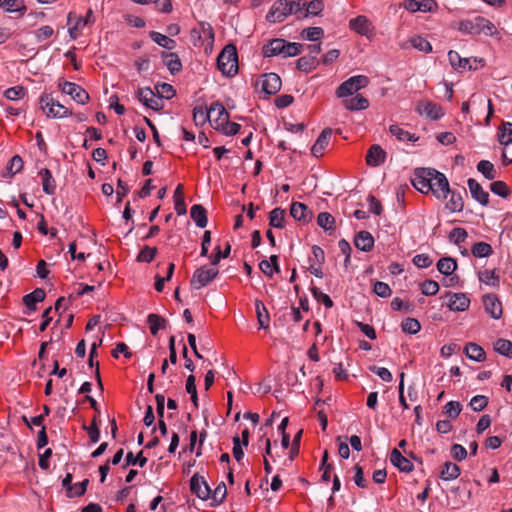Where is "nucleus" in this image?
Wrapping results in <instances>:
<instances>
[{
    "instance_id": "obj_1",
    "label": "nucleus",
    "mask_w": 512,
    "mask_h": 512,
    "mask_svg": "<svg viewBox=\"0 0 512 512\" xmlns=\"http://www.w3.org/2000/svg\"><path fill=\"white\" fill-rule=\"evenodd\" d=\"M217 67L225 76H233L238 71V55L236 47L226 45L217 57Z\"/></svg>"
},
{
    "instance_id": "obj_2",
    "label": "nucleus",
    "mask_w": 512,
    "mask_h": 512,
    "mask_svg": "<svg viewBox=\"0 0 512 512\" xmlns=\"http://www.w3.org/2000/svg\"><path fill=\"white\" fill-rule=\"evenodd\" d=\"M40 109L49 118H65L71 115L69 107L61 104L50 94H43L39 98Z\"/></svg>"
},
{
    "instance_id": "obj_3",
    "label": "nucleus",
    "mask_w": 512,
    "mask_h": 512,
    "mask_svg": "<svg viewBox=\"0 0 512 512\" xmlns=\"http://www.w3.org/2000/svg\"><path fill=\"white\" fill-rule=\"evenodd\" d=\"M436 173L435 169L432 168H418L414 172V176L412 178V185L419 192L423 194H428L431 187V182L435 180Z\"/></svg>"
},
{
    "instance_id": "obj_4",
    "label": "nucleus",
    "mask_w": 512,
    "mask_h": 512,
    "mask_svg": "<svg viewBox=\"0 0 512 512\" xmlns=\"http://www.w3.org/2000/svg\"><path fill=\"white\" fill-rule=\"evenodd\" d=\"M218 274L219 270L216 267L202 266L193 273L190 281L191 287L199 290L212 282Z\"/></svg>"
},
{
    "instance_id": "obj_5",
    "label": "nucleus",
    "mask_w": 512,
    "mask_h": 512,
    "mask_svg": "<svg viewBox=\"0 0 512 512\" xmlns=\"http://www.w3.org/2000/svg\"><path fill=\"white\" fill-rule=\"evenodd\" d=\"M190 37L193 45L202 47L204 44H212L214 41V31L211 24L200 22L197 27L190 31Z\"/></svg>"
},
{
    "instance_id": "obj_6",
    "label": "nucleus",
    "mask_w": 512,
    "mask_h": 512,
    "mask_svg": "<svg viewBox=\"0 0 512 512\" xmlns=\"http://www.w3.org/2000/svg\"><path fill=\"white\" fill-rule=\"evenodd\" d=\"M369 79L364 75L352 76L344 81L336 90L339 98L347 97L368 85Z\"/></svg>"
},
{
    "instance_id": "obj_7",
    "label": "nucleus",
    "mask_w": 512,
    "mask_h": 512,
    "mask_svg": "<svg viewBox=\"0 0 512 512\" xmlns=\"http://www.w3.org/2000/svg\"><path fill=\"white\" fill-rule=\"evenodd\" d=\"M290 15V0H277L271 6L266 19L271 23H281Z\"/></svg>"
},
{
    "instance_id": "obj_8",
    "label": "nucleus",
    "mask_w": 512,
    "mask_h": 512,
    "mask_svg": "<svg viewBox=\"0 0 512 512\" xmlns=\"http://www.w3.org/2000/svg\"><path fill=\"white\" fill-rule=\"evenodd\" d=\"M138 100L146 107L159 111L163 108V100L156 95L153 90L149 87L140 88L137 92Z\"/></svg>"
},
{
    "instance_id": "obj_9",
    "label": "nucleus",
    "mask_w": 512,
    "mask_h": 512,
    "mask_svg": "<svg viewBox=\"0 0 512 512\" xmlns=\"http://www.w3.org/2000/svg\"><path fill=\"white\" fill-rule=\"evenodd\" d=\"M498 139L501 145L504 146V151L502 153L503 163L508 165L512 163V155L508 156V149L512 146V123L505 122L502 124L500 132L498 134Z\"/></svg>"
},
{
    "instance_id": "obj_10",
    "label": "nucleus",
    "mask_w": 512,
    "mask_h": 512,
    "mask_svg": "<svg viewBox=\"0 0 512 512\" xmlns=\"http://www.w3.org/2000/svg\"><path fill=\"white\" fill-rule=\"evenodd\" d=\"M349 28L362 36H366L369 39L375 35L374 26L372 25L371 21L364 15H359L355 18H352L349 21Z\"/></svg>"
},
{
    "instance_id": "obj_11",
    "label": "nucleus",
    "mask_w": 512,
    "mask_h": 512,
    "mask_svg": "<svg viewBox=\"0 0 512 512\" xmlns=\"http://www.w3.org/2000/svg\"><path fill=\"white\" fill-rule=\"evenodd\" d=\"M59 88L79 104H85L89 99L88 93L76 83L64 81L59 83Z\"/></svg>"
},
{
    "instance_id": "obj_12",
    "label": "nucleus",
    "mask_w": 512,
    "mask_h": 512,
    "mask_svg": "<svg viewBox=\"0 0 512 512\" xmlns=\"http://www.w3.org/2000/svg\"><path fill=\"white\" fill-rule=\"evenodd\" d=\"M210 123L213 126L214 129H218L223 124H225V121L229 120V113L225 109V107L218 101L213 102L210 107Z\"/></svg>"
},
{
    "instance_id": "obj_13",
    "label": "nucleus",
    "mask_w": 512,
    "mask_h": 512,
    "mask_svg": "<svg viewBox=\"0 0 512 512\" xmlns=\"http://www.w3.org/2000/svg\"><path fill=\"white\" fill-rule=\"evenodd\" d=\"M435 173V180L431 182L432 189L430 192L438 199H445L450 192L449 182L443 173L437 170H435Z\"/></svg>"
},
{
    "instance_id": "obj_14",
    "label": "nucleus",
    "mask_w": 512,
    "mask_h": 512,
    "mask_svg": "<svg viewBox=\"0 0 512 512\" xmlns=\"http://www.w3.org/2000/svg\"><path fill=\"white\" fill-rule=\"evenodd\" d=\"M190 489L198 498L207 500L210 498L211 489L205 479L195 474L190 479Z\"/></svg>"
},
{
    "instance_id": "obj_15",
    "label": "nucleus",
    "mask_w": 512,
    "mask_h": 512,
    "mask_svg": "<svg viewBox=\"0 0 512 512\" xmlns=\"http://www.w3.org/2000/svg\"><path fill=\"white\" fill-rule=\"evenodd\" d=\"M87 25V20L82 16L70 12L67 17L68 32L72 39H77Z\"/></svg>"
},
{
    "instance_id": "obj_16",
    "label": "nucleus",
    "mask_w": 512,
    "mask_h": 512,
    "mask_svg": "<svg viewBox=\"0 0 512 512\" xmlns=\"http://www.w3.org/2000/svg\"><path fill=\"white\" fill-rule=\"evenodd\" d=\"M404 7L410 12H434L438 5L435 0H406Z\"/></svg>"
},
{
    "instance_id": "obj_17",
    "label": "nucleus",
    "mask_w": 512,
    "mask_h": 512,
    "mask_svg": "<svg viewBox=\"0 0 512 512\" xmlns=\"http://www.w3.org/2000/svg\"><path fill=\"white\" fill-rule=\"evenodd\" d=\"M485 311L494 319L502 316V303L495 294H487L483 297Z\"/></svg>"
},
{
    "instance_id": "obj_18",
    "label": "nucleus",
    "mask_w": 512,
    "mask_h": 512,
    "mask_svg": "<svg viewBox=\"0 0 512 512\" xmlns=\"http://www.w3.org/2000/svg\"><path fill=\"white\" fill-rule=\"evenodd\" d=\"M467 185L471 194V197L482 206L489 204V193L483 189V187L473 178L467 180Z\"/></svg>"
},
{
    "instance_id": "obj_19",
    "label": "nucleus",
    "mask_w": 512,
    "mask_h": 512,
    "mask_svg": "<svg viewBox=\"0 0 512 512\" xmlns=\"http://www.w3.org/2000/svg\"><path fill=\"white\" fill-rule=\"evenodd\" d=\"M417 111L420 114H425L428 118L432 120H437L444 115L442 107L431 101H423L418 103Z\"/></svg>"
},
{
    "instance_id": "obj_20",
    "label": "nucleus",
    "mask_w": 512,
    "mask_h": 512,
    "mask_svg": "<svg viewBox=\"0 0 512 512\" xmlns=\"http://www.w3.org/2000/svg\"><path fill=\"white\" fill-rule=\"evenodd\" d=\"M281 78L276 73L263 75L262 90L267 95H274L281 89Z\"/></svg>"
},
{
    "instance_id": "obj_21",
    "label": "nucleus",
    "mask_w": 512,
    "mask_h": 512,
    "mask_svg": "<svg viewBox=\"0 0 512 512\" xmlns=\"http://www.w3.org/2000/svg\"><path fill=\"white\" fill-rule=\"evenodd\" d=\"M386 152L378 144L372 145L366 155V163L368 166L377 167L385 162Z\"/></svg>"
},
{
    "instance_id": "obj_22",
    "label": "nucleus",
    "mask_w": 512,
    "mask_h": 512,
    "mask_svg": "<svg viewBox=\"0 0 512 512\" xmlns=\"http://www.w3.org/2000/svg\"><path fill=\"white\" fill-rule=\"evenodd\" d=\"M390 461L401 472L409 473V472L413 471V469H414L413 463L409 459L404 457L401 454V452L396 448H394L391 451Z\"/></svg>"
},
{
    "instance_id": "obj_23",
    "label": "nucleus",
    "mask_w": 512,
    "mask_h": 512,
    "mask_svg": "<svg viewBox=\"0 0 512 512\" xmlns=\"http://www.w3.org/2000/svg\"><path fill=\"white\" fill-rule=\"evenodd\" d=\"M332 135V129L326 128L318 136L316 142L311 148V152L314 156L320 157L323 155L324 150L329 144L330 137Z\"/></svg>"
},
{
    "instance_id": "obj_24",
    "label": "nucleus",
    "mask_w": 512,
    "mask_h": 512,
    "mask_svg": "<svg viewBox=\"0 0 512 512\" xmlns=\"http://www.w3.org/2000/svg\"><path fill=\"white\" fill-rule=\"evenodd\" d=\"M284 48L285 40L281 38H275L263 46V55L265 57H272L277 55L283 56Z\"/></svg>"
},
{
    "instance_id": "obj_25",
    "label": "nucleus",
    "mask_w": 512,
    "mask_h": 512,
    "mask_svg": "<svg viewBox=\"0 0 512 512\" xmlns=\"http://www.w3.org/2000/svg\"><path fill=\"white\" fill-rule=\"evenodd\" d=\"M354 244L357 249L369 252L374 246V238L368 231H360L354 239Z\"/></svg>"
},
{
    "instance_id": "obj_26",
    "label": "nucleus",
    "mask_w": 512,
    "mask_h": 512,
    "mask_svg": "<svg viewBox=\"0 0 512 512\" xmlns=\"http://www.w3.org/2000/svg\"><path fill=\"white\" fill-rule=\"evenodd\" d=\"M470 299L464 293H454L451 295L448 307L452 311H465L469 308Z\"/></svg>"
},
{
    "instance_id": "obj_27",
    "label": "nucleus",
    "mask_w": 512,
    "mask_h": 512,
    "mask_svg": "<svg viewBox=\"0 0 512 512\" xmlns=\"http://www.w3.org/2000/svg\"><path fill=\"white\" fill-rule=\"evenodd\" d=\"M481 16H477L472 20H463L459 23L458 29L462 33L469 35H479L481 27Z\"/></svg>"
},
{
    "instance_id": "obj_28",
    "label": "nucleus",
    "mask_w": 512,
    "mask_h": 512,
    "mask_svg": "<svg viewBox=\"0 0 512 512\" xmlns=\"http://www.w3.org/2000/svg\"><path fill=\"white\" fill-rule=\"evenodd\" d=\"M464 352L466 356L476 362H483L486 359V353L484 349L476 343H467Z\"/></svg>"
},
{
    "instance_id": "obj_29",
    "label": "nucleus",
    "mask_w": 512,
    "mask_h": 512,
    "mask_svg": "<svg viewBox=\"0 0 512 512\" xmlns=\"http://www.w3.org/2000/svg\"><path fill=\"white\" fill-rule=\"evenodd\" d=\"M190 216L198 227L205 228L207 226V211L202 205H193L190 210Z\"/></svg>"
},
{
    "instance_id": "obj_30",
    "label": "nucleus",
    "mask_w": 512,
    "mask_h": 512,
    "mask_svg": "<svg viewBox=\"0 0 512 512\" xmlns=\"http://www.w3.org/2000/svg\"><path fill=\"white\" fill-rule=\"evenodd\" d=\"M255 310L259 328L267 329L269 327L270 316L266 306L261 300L255 301Z\"/></svg>"
},
{
    "instance_id": "obj_31",
    "label": "nucleus",
    "mask_w": 512,
    "mask_h": 512,
    "mask_svg": "<svg viewBox=\"0 0 512 512\" xmlns=\"http://www.w3.org/2000/svg\"><path fill=\"white\" fill-rule=\"evenodd\" d=\"M448 59L451 64V66L455 69H462V70H471L473 69L472 65L470 64L469 58H462L458 52L456 51H449L448 52Z\"/></svg>"
},
{
    "instance_id": "obj_32",
    "label": "nucleus",
    "mask_w": 512,
    "mask_h": 512,
    "mask_svg": "<svg viewBox=\"0 0 512 512\" xmlns=\"http://www.w3.org/2000/svg\"><path fill=\"white\" fill-rule=\"evenodd\" d=\"M460 475V468L457 464L447 461L443 464L440 471V478L444 481H451L458 478Z\"/></svg>"
},
{
    "instance_id": "obj_33",
    "label": "nucleus",
    "mask_w": 512,
    "mask_h": 512,
    "mask_svg": "<svg viewBox=\"0 0 512 512\" xmlns=\"http://www.w3.org/2000/svg\"><path fill=\"white\" fill-rule=\"evenodd\" d=\"M344 106L351 111L365 110L369 107V101L361 94H357L355 97L346 99L343 101Z\"/></svg>"
},
{
    "instance_id": "obj_34",
    "label": "nucleus",
    "mask_w": 512,
    "mask_h": 512,
    "mask_svg": "<svg viewBox=\"0 0 512 512\" xmlns=\"http://www.w3.org/2000/svg\"><path fill=\"white\" fill-rule=\"evenodd\" d=\"M449 194L450 198L446 203V209L451 213L461 212L464 208V201L461 193L455 190H450Z\"/></svg>"
},
{
    "instance_id": "obj_35",
    "label": "nucleus",
    "mask_w": 512,
    "mask_h": 512,
    "mask_svg": "<svg viewBox=\"0 0 512 512\" xmlns=\"http://www.w3.org/2000/svg\"><path fill=\"white\" fill-rule=\"evenodd\" d=\"M45 291L41 288L35 289L33 292L23 297V302L27 308L36 310V304L45 299Z\"/></svg>"
},
{
    "instance_id": "obj_36",
    "label": "nucleus",
    "mask_w": 512,
    "mask_h": 512,
    "mask_svg": "<svg viewBox=\"0 0 512 512\" xmlns=\"http://www.w3.org/2000/svg\"><path fill=\"white\" fill-rule=\"evenodd\" d=\"M390 133L396 137L399 141L402 142H416L419 140V137L416 136L413 133H410L409 131L404 130L402 127H400L397 124H393L389 127Z\"/></svg>"
},
{
    "instance_id": "obj_37",
    "label": "nucleus",
    "mask_w": 512,
    "mask_h": 512,
    "mask_svg": "<svg viewBox=\"0 0 512 512\" xmlns=\"http://www.w3.org/2000/svg\"><path fill=\"white\" fill-rule=\"evenodd\" d=\"M39 176L42 180L43 191L46 194L52 195L56 190V183L52 177L50 170L44 168L39 171Z\"/></svg>"
},
{
    "instance_id": "obj_38",
    "label": "nucleus",
    "mask_w": 512,
    "mask_h": 512,
    "mask_svg": "<svg viewBox=\"0 0 512 512\" xmlns=\"http://www.w3.org/2000/svg\"><path fill=\"white\" fill-rule=\"evenodd\" d=\"M174 208L178 215H185L187 212L186 203L183 194V185L178 184L174 191Z\"/></svg>"
},
{
    "instance_id": "obj_39",
    "label": "nucleus",
    "mask_w": 512,
    "mask_h": 512,
    "mask_svg": "<svg viewBox=\"0 0 512 512\" xmlns=\"http://www.w3.org/2000/svg\"><path fill=\"white\" fill-rule=\"evenodd\" d=\"M438 271L446 276H451L457 269V262L451 257H443L437 262Z\"/></svg>"
},
{
    "instance_id": "obj_40",
    "label": "nucleus",
    "mask_w": 512,
    "mask_h": 512,
    "mask_svg": "<svg viewBox=\"0 0 512 512\" xmlns=\"http://www.w3.org/2000/svg\"><path fill=\"white\" fill-rule=\"evenodd\" d=\"M163 62L172 74L179 72L182 68L181 61L176 53L164 52L162 54Z\"/></svg>"
},
{
    "instance_id": "obj_41",
    "label": "nucleus",
    "mask_w": 512,
    "mask_h": 512,
    "mask_svg": "<svg viewBox=\"0 0 512 512\" xmlns=\"http://www.w3.org/2000/svg\"><path fill=\"white\" fill-rule=\"evenodd\" d=\"M23 168V160L20 156H13L7 164L6 169L4 170L2 176L4 178H11L16 173L20 172Z\"/></svg>"
},
{
    "instance_id": "obj_42",
    "label": "nucleus",
    "mask_w": 512,
    "mask_h": 512,
    "mask_svg": "<svg viewBox=\"0 0 512 512\" xmlns=\"http://www.w3.org/2000/svg\"><path fill=\"white\" fill-rule=\"evenodd\" d=\"M308 207L301 202H294L290 207V215L297 221H308Z\"/></svg>"
},
{
    "instance_id": "obj_43",
    "label": "nucleus",
    "mask_w": 512,
    "mask_h": 512,
    "mask_svg": "<svg viewBox=\"0 0 512 512\" xmlns=\"http://www.w3.org/2000/svg\"><path fill=\"white\" fill-rule=\"evenodd\" d=\"M269 224L274 228L282 229L285 226V210L277 207L269 213Z\"/></svg>"
},
{
    "instance_id": "obj_44",
    "label": "nucleus",
    "mask_w": 512,
    "mask_h": 512,
    "mask_svg": "<svg viewBox=\"0 0 512 512\" xmlns=\"http://www.w3.org/2000/svg\"><path fill=\"white\" fill-rule=\"evenodd\" d=\"M471 253L474 257L484 258L493 254L492 246L487 242H477L471 248Z\"/></svg>"
},
{
    "instance_id": "obj_45",
    "label": "nucleus",
    "mask_w": 512,
    "mask_h": 512,
    "mask_svg": "<svg viewBox=\"0 0 512 512\" xmlns=\"http://www.w3.org/2000/svg\"><path fill=\"white\" fill-rule=\"evenodd\" d=\"M149 35H150V38L155 43H157L159 46H161L163 48H166L168 50H172L176 46L175 40L169 38L168 36H166L164 34H161V33L156 32V31H151Z\"/></svg>"
},
{
    "instance_id": "obj_46",
    "label": "nucleus",
    "mask_w": 512,
    "mask_h": 512,
    "mask_svg": "<svg viewBox=\"0 0 512 512\" xmlns=\"http://www.w3.org/2000/svg\"><path fill=\"white\" fill-rule=\"evenodd\" d=\"M319 61L313 58V55H305L297 60V68L303 72H311L314 70Z\"/></svg>"
},
{
    "instance_id": "obj_47",
    "label": "nucleus",
    "mask_w": 512,
    "mask_h": 512,
    "mask_svg": "<svg viewBox=\"0 0 512 512\" xmlns=\"http://www.w3.org/2000/svg\"><path fill=\"white\" fill-rule=\"evenodd\" d=\"M477 170L488 180H493L497 177L494 165L488 160H481L477 164Z\"/></svg>"
},
{
    "instance_id": "obj_48",
    "label": "nucleus",
    "mask_w": 512,
    "mask_h": 512,
    "mask_svg": "<svg viewBox=\"0 0 512 512\" xmlns=\"http://www.w3.org/2000/svg\"><path fill=\"white\" fill-rule=\"evenodd\" d=\"M317 224L325 231L335 230V218L328 212H321L318 214Z\"/></svg>"
},
{
    "instance_id": "obj_49",
    "label": "nucleus",
    "mask_w": 512,
    "mask_h": 512,
    "mask_svg": "<svg viewBox=\"0 0 512 512\" xmlns=\"http://www.w3.org/2000/svg\"><path fill=\"white\" fill-rule=\"evenodd\" d=\"M193 121L196 126H203L207 121H210L209 108L205 109L202 106H196L193 109Z\"/></svg>"
},
{
    "instance_id": "obj_50",
    "label": "nucleus",
    "mask_w": 512,
    "mask_h": 512,
    "mask_svg": "<svg viewBox=\"0 0 512 512\" xmlns=\"http://www.w3.org/2000/svg\"><path fill=\"white\" fill-rule=\"evenodd\" d=\"M479 280L489 286H498L499 276L495 269H485L478 274Z\"/></svg>"
},
{
    "instance_id": "obj_51",
    "label": "nucleus",
    "mask_w": 512,
    "mask_h": 512,
    "mask_svg": "<svg viewBox=\"0 0 512 512\" xmlns=\"http://www.w3.org/2000/svg\"><path fill=\"white\" fill-rule=\"evenodd\" d=\"M147 321L150 326V332L154 336L157 335V333L160 329L165 328V324H166L165 319L157 314H154V313L149 314L147 317Z\"/></svg>"
},
{
    "instance_id": "obj_52",
    "label": "nucleus",
    "mask_w": 512,
    "mask_h": 512,
    "mask_svg": "<svg viewBox=\"0 0 512 512\" xmlns=\"http://www.w3.org/2000/svg\"><path fill=\"white\" fill-rule=\"evenodd\" d=\"M494 350L508 358H512V342L507 339H498L494 343Z\"/></svg>"
},
{
    "instance_id": "obj_53",
    "label": "nucleus",
    "mask_w": 512,
    "mask_h": 512,
    "mask_svg": "<svg viewBox=\"0 0 512 512\" xmlns=\"http://www.w3.org/2000/svg\"><path fill=\"white\" fill-rule=\"evenodd\" d=\"M226 495H227V488H226L225 483L222 481L217 485V487L214 489V491L211 492V494H210V497L213 500L212 505L216 506V505L221 504L224 501V499L226 498Z\"/></svg>"
},
{
    "instance_id": "obj_54",
    "label": "nucleus",
    "mask_w": 512,
    "mask_h": 512,
    "mask_svg": "<svg viewBox=\"0 0 512 512\" xmlns=\"http://www.w3.org/2000/svg\"><path fill=\"white\" fill-rule=\"evenodd\" d=\"M147 463V458L143 455V452L140 451L137 456H134L132 452H128L125 458V463L123 468H127L130 465H139L140 467H144Z\"/></svg>"
},
{
    "instance_id": "obj_55",
    "label": "nucleus",
    "mask_w": 512,
    "mask_h": 512,
    "mask_svg": "<svg viewBox=\"0 0 512 512\" xmlns=\"http://www.w3.org/2000/svg\"><path fill=\"white\" fill-rule=\"evenodd\" d=\"M324 9V4L322 0H312L308 3H305V18L308 16H318Z\"/></svg>"
},
{
    "instance_id": "obj_56",
    "label": "nucleus",
    "mask_w": 512,
    "mask_h": 512,
    "mask_svg": "<svg viewBox=\"0 0 512 512\" xmlns=\"http://www.w3.org/2000/svg\"><path fill=\"white\" fill-rule=\"evenodd\" d=\"M401 328L404 333L416 334L420 331L421 324L417 319L408 317L402 321Z\"/></svg>"
},
{
    "instance_id": "obj_57",
    "label": "nucleus",
    "mask_w": 512,
    "mask_h": 512,
    "mask_svg": "<svg viewBox=\"0 0 512 512\" xmlns=\"http://www.w3.org/2000/svg\"><path fill=\"white\" fill-rule=\"evenodd\" d=\"M96 141V129L94 127L88 128L86 131V137L83 141V146L86 149H91V157L96 159V148L93 147V143Z\"/></svg>"
},
{
    "instance_id": "obj_58",
    "label": "nucleus",
    "mask_w": 512,
    "mask_h": 512,
    "mask_svg": "<svg viewBox=\"0 0 512 512\" xmlns=\"http://www.w3.org/2000/svg\"><path fill=\"white\" fill-rule=\"evenodd\" d=\"M26 93H27V91L24 87L17 85V86L10 87V88L6 89L4 92V96L8 100L17 101V100L23 99L24 96L26 95Z\"/></svg>"
},
{
    "instance_id": "obj_59",
    "label": "nucleus",
    "mask_w": 512,
    "mask_h": 512,
    "mask_svg": "<svg viewBox=\"0 0 512 512\" xmlns=\"http://www.w3.org/2000/svg\"><path fill=\"white\" fill-rule=\"evenodd\" d=\"M324 36V30L321 27H309L301 32V37L309 41H317Z\"/></svg>"
},
{
    "instance_id": "obj_60",
    "label": "nucleus",
    "mask_w": 512,
    "mask_h": 512,
    "mask_svg": "<svg viewBox=\"0 0 512 512\" xmlns=\"http://www.w3.org/2000/svg\"><path fill=\"white\" fill-rule=\"evenodd\" d=\"M87 484H88L87 479H84L83 481L72 484V486H69L68 491L66 492L67 497L73 498V497L82 496L86 491Z\"/></svg>"
},
{
    "instance_id": "obj_61",
    "label": "nucleus",
    "mask_w": 512,
    "mask_h": 512,
    "mask_svg": "<svg viewBox=\"0 0 512 512\" xmlns=\"http://www.w3.org/2000/svg\"><path fill=\"white\" fill-rule=\"evenodd\" d=\"M4 9L6 12H20L23 15L27 8L23 0H5Z\"/></svg>"
},
{
    "instance_id": "obj_62",
    "label": "nucleus",
    "mask_w": 512,
    "mask_h": 512,
    "mask_svg": "<svg viewBox=\"0 0 512 512\" xmlns=\"http://www.w3.org/2000/svg\"><path fill=\"white\" fill-rule=\"evenodd\" d=\"M467 237V231L464 228L460 227L452 229L448 236L449 241L458 246H460V244L463 243Z\"/></svg>"
},
{
    "instance_id": "obj_63",
    "label": "nucleus",
    "mask_w": 512,
    "mask_h": 512,
    "mask_svg": "<svg viewBox=\"0 0 512 512\" xmlns=\"http://www.w3.org/2000/svg\"><path fill=\"white\" fill-rule=\"evenodd\" d=\"M409 42L415 49H417L421 52L429 53L432 51V46H431L430 42L421 36L412 37L409 40Z\"/></svg>"
},
{
    "instance_id": "obj_64",
    "label": "nucleus",
    "mask_w": 512,
    "mask_h": 512,
    "mask_svg": "<svg viewBox=\"0 0 512 512\" xmlns=\"http://www.w3.org/2000/svg\"><path fill=\"white\" fill-rule=\"evenodd\" d=\"M490 190L494 194H496L502 198H507L510 195V189L504 181L498 180V181L492 182L490 184Z\"/></svg>"
}]
</instances>
